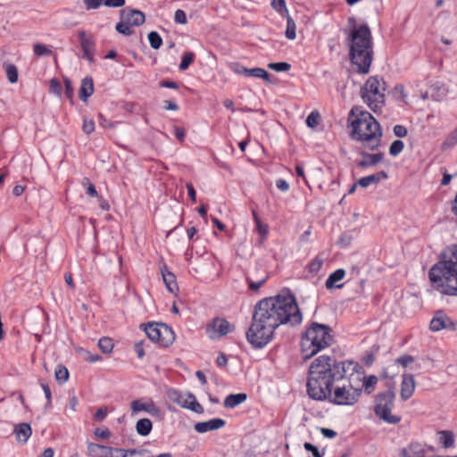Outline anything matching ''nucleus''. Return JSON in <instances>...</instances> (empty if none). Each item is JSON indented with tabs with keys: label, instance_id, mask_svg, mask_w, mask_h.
Instances as JSON below:
<instances>
[{
	"label": "nucleus",
	"instance_id": "obj_1",
	"mask_svg": "<svg viewBox=\"0 0 457 457\" xmlns=\"http://www.w3.org/2000/svg\"><path fill=\"white\" fill-rule=\"evenodd\" d=\"M301 321L302 313L292 294L264 298L254 307L246 339L254 348H262L272 340L275 329L280 325H297Z\"/></svg>",
	"mask_w": 457,
	"mask_h": 457
},
{
	"label": "nucleus",
	"instance_id": "obj_2",
	"mask_svg": "<svg viewBox=\"0 0 457 457\" xmlns=\"http://www.w3.org/2000/svg\"><path fill=\"white\" fill-rule=\"evenodd\" d=\"M355 368H359V363L353 361H337L328 355L319 356L309 370L306 384L309 396L317 401L327 400L330 387Z\"/></svg>",
	"mask_w": 457,
	"mask_h": 457
},
{
	"label": "nucleus",
	"instance_id": "obj_3",
	"mask_svg": "<svg viewBox=\"0 0 457 457\" xmlns=\"http://www.w3.org/2000/svg\"><path fill=\"white\" fill-rule=\"evenodd\" d=\"M354 18L349 22L354 24ZM349 57L359 73H368L373 60V44L370 29L367 24L353 25L349 36Z\"/></svg>",
	"mask_w": 457,
	"mask_h": 457
},
{
	"label": "nucleus",
	"instance_id": "obj_4",
	"mask_svg": "<svg viewBox=\"0 0 457 457\" xmlns=\"http://www.w3.org/2000/svg\"><path fill=\"white\" fill-rule=\"evenodd\" d=\"M429 279L437 283L442 294L457 296V245L441 253L440 261L429 270Z\"/></svg>",
	"mask_w": 457,
	"mask_h": 457
},
{
	"label": "nucleus",
	"instance_id": "obj_5",
	"mask_svg": "<svg viewBox=\"0 0 457 457\" xmlns=\"http://www.w3.org/2000/svg\"><path fill=\"white\" fill-rule=\"evenodd\" d=\"M349 116L355 117L351 121V138L361 142L363 146L370 151L378 149L383 134L377 120L370 112L358 107H353Z\"/></svg>",
	"mask_w": 457,
	"mask_h": 457
},
{
	"label": "nucleus",
	"instance_id": "obj_6",
	"mask_svg": "<svg viewBox=\"0 0 457 457\" xmlns=\"http://www.w3.org/2000/svg\"><path fill=\"white\" fill-rule=\"evenodd\" d=\"M332 329L329 326L312 322L302 337L301 350L304 359H310L333 342Z\"/></svg>",
	"mask_w": 457,
	"mask_h": 457
},
{
	"label": "nucleus",
	"instance_id": "obj_7",
	"mask_svg": "<svg viewBox=\"0 0 457 457\" xmlns=\"http://www.w3.org/2000/svg\"><path fill=\"white\" fill-rule=\"evenodd\" d=\"M362 392V384L359 378H353L351 371L338 383H335V388L330 387V394L327 400L337 405H353L356 403Z\"/></svg>",
	"mask_w": 457,
	"mask_h": 457
},
{
	"label": "nucleus",
	"instance_id": "obj_8",
	"mask_svg": "<svg viewBox=\"0 0 457 457\" xmlns=\"http://www.w3.org/2000/svg\"><path fill=\"white\" fill-rule=\"evenodd\" d=\"M385 81H380L378 76L369 78L361 88L362 100L374 112L385 104Z\"/></svg>",
	"mask_w": 457,
	"mask_h": 457
},
{
	"label": "nucleus",
	"instance_id": "obj_9",
	"mask_svg": "<svg viewBox=\"0 0 457 457\" xmlns=\"http://www.w3.org/2000/svg\"><path fill=\"white\" fill-rule=\"evenodd\" d=\"M395 398V394L391 388L378 394L376 396L375 413L389 424H397L401 420L399 416L391 413Z\"/></svg>",
	"mask_w": 457,
	"mask_h": 457
},
{
	"label": "nucleus",
	"instance_id": "obj_10",
	"mask_svg": "<svg viewBox=\"0 0 457 457\" xmlns=\"http://www.w3.org/2000/svg\"><path fill=\"white\" fill-rule=\"evenodd\" d=\"M141 327H144L148 338L161 346L167 347L175 340V333L164 323L150 322L147 325L142 324Z\"/></svg>",
	"mask_w": 457,
	"mask_h": 457
},
{
	"label": "nucleus",
	"instance_id": "obj_11",
	"mask_svg": "<svg viewBox=\"0 0 457 457\" xmlns=\"http://www.w3.org/2000/svg\"><path fill=\"white\" fill-rule=\"evenodd\" d=\"M137 453L136 449L124 450L96 443H88L87 447V454L89 457H127L128 454L134 455Z\"/></svg>",
	"mask_w": 457,
	"mask_h": 457
},
{
	"label": "nucleus",
	"instance_id": "obj_12",
	"mask_svg": "<svg viewBox=\"0 0 457 457\" xmlns=\"http://www.w3.org/2000/svg\"><path fill=\"white\" fill-rule=\"evenodd\" d=\"M234 328L227 320L215 318L208 324L206 331L212 339L220 337L228 334Z\"/></svg>",
	"mask_w": 457,
	"mask_h": 457
},
{
	"label": "nucleus",
	"instance_id": "obj_13",
	"mask_svg": "<svg viewBox=\"0 0 457 457\" xmlns=\"http://www.w3.org/2000/svg\"><path fill=\"white\" fill-rule=\"evenodd\" d=\"M170 397L173 400H176L183 408L189 409L198 414H202L204 412L203 406L196 401L195 396L192 393H188L186 395V398L182 400L179 392L173 391Z\"/></svg>",
	"mask_w": 457,
	"mask_h": 457
},
{
	"label": "nucleus",
	"instance_id": "obj_14",
	"mask_svg": "<svg viewBox=\"0 0 457 457\" xmlns=\"http://www.w3.org/2000/svg\"><path fill=\"white\" fill-rule=\"evenodd\" d=\"M429 328L434 332L445 328L454 329V323L443 311H436L430 321Z\"/></svg>",
	"mask_w": 457,
	"mask_h": 457
},
{
	"label": "nucleus",
	"instance_id": "obj_15",
	"mask_svg": "<svg viewBox=\"0 0 457 457\" xmlns=\"http://www.w3.org/2000/svg\"><path fill=\"white\" fill-rule=\"evenodd\" d=\"M79 38L83 51V58L87 59L89 62H93L96 46L93 37L88 36L86 31L80 30L79 31Z\"/></svg>",
	"mask_w": 457,
	"mask_h": 457
},
{
	"label": "nucleus",
	"instance_id": "obj_16",
	"mask_svg": "<svg viewBox=\"0 0 457 457\" xmlns=\"http://www.w3.org/2000/svg\"><path fill=\"white\" fill-rule=\"evenodd\" d=\"M351 376L355 378H359L362 384V388H365L367 394H370L375 385L378 382V378L375 375H370L368 378L364 376L363 368L359 364V368L351 369Z\"/></svg>",
	"mask_w": 457,
	"mask_h": 457
},
{
	"label": "nucleus",
	"instance_id": "obj_17",
	"mask_svg": "<svg viewBox=\"0 0 457 457\" xmlns=\"http://www.w3.org/2000/svg\"><path fill=\"white\" fill-rule=\"evenodd\" d=\"M120 20H125L130 26H141L145 21V13L139 10L126 8L120 12Z\"/></svg>",
	"mask_w": 457,
	"mask_h": 457
},
{
	"label": "nucleus",
	"instance_id": "obj_18",
	"mask_svg": "<svg viewBox=\"0 0 457 457\" xmlns=\"http://www.w3.org/2000/svg\"><path fill=\"white\" fill-rule=\"evenodd\" d=\"M131 415L134 416L139 411H145L153 416H159L160 408L153 402L145 403L142 400H134L130 403Z\"/></svg>",
	"mask_w": 457,
	"mask_h": 457
},
{
	"label": "nucleus",
	"instance_id": "obj_19",
	"mask_svg": "<svg viewBox=\"0 0 457 457\" xmlns=\"http://www.w3.org/2000/svg\"><path fill=\"white\" fill-rule=\"evenodd\" d=\"M428 448L420 443L413 442L403 448L401 457H427Z\"/></svg>",
	"mask_w": 457,
	"mask_h": 457
},
{
	"label": "nucleus",
	"instance_id": "obj_20",
	"mask_svg": "<svg viewBox=\"0 0 457 457\" xmlns=\"http://www.w3.org/2000/svg\"><path fill=\"white\" fill-rule=\"evenodd\" d=\"M160 271L168 291L176 295L179 291V286L175 274L170 271L165 264L160 267Z\"/></svg>",
	"mask_w": 457,
	"mask_h": 457
},
{
	"label": "nucleus",
	"instance_id": "obj_21",
	"mask_svg": "<svg viewBox=\"0 0 457 457\" xmlns=\"http://www.w3.org/2000/svg\"><path fill=\"white\" fill-rule=\"evenodd\" d=\"M224 420L216 418L204 422H197L195 425V429L198 433H205L207 431L217 430L225 426Z\"/></svg>",
	"mask_w": 457,
	"mask_h": 457
},
{
	"label": "nucleus",
	"instance_id": "obj_22",
	"mask_svg": "<svg viewBox=\"0 0 457 457\" xmlns=\"http://www.w3.org/2000/svg\"><path fill=\"white\" fill-rule=\"evenodd\" d=\"M362 159L358 162V166L361 168H368L376 166L378 163L384 160V153L369 154L367 152H361Z\"/></svg>",
	"mask_w": 457,
	"mask_h": 457
},
{
	"label": "nucleus",
	"instance_id": "obj_23",
	"mask_svg": "<svg viewBox=\"0 0 457 457\" xmlns=\"http://www.w3.org/2000/svg\"><path fill=\"white\" fill-rule=\"evenodd\" d=\"M415 389V381L412 375H403L401 384V397L406 401L411 397Z\"/></svg>",
	"mask_w": 457,
	"mask_h": 457
},
{
	"label": "nucleus",
	"instance_id": "obj_24",
	"mask_svg": "<svg viewBox=\"0 0 457 457\" xmlns=\"http://www.w3.org/2000/svg\"><path fill=\"white\" fill-rule=\"evenodd\" d=\"M94 81L91 77H86L81 81V86L79 90V99L86 103L87 99L94 94Z\"/></svg>",
	"mask_w": 457,
	"mask_h": 457
},
{
	"label": "nucleus",
	"instance_id": "obj_25",
	"mask_svg": "<svg viewBox=\"0 0 457 457\" xmlns=\"http://www.w3.org/2000/svg\"><path fill=\"white\" fill-rule=\"evenodd\" d=\"M387 173L384 170H381L376 174L369 175L366 177H362L358 179V184L361 187H368L372 184H378L381 179H387Z\"/></svg>",
	"mask_w": 457,
	"mask_h": 457
},
{
	"label": "nucleus",
	"instance_id": "obj_26",
	"mask_svg": "<svg viewBox=\"0 0 457 457\" xmlns=\"http://www.w3.org/2000/svg\"><path fill=\"white\" fill-rule=\"evenodd\" d=\"M14 433L19 442L25 444L31 436V428L28 423H21L14 428Z\"/></svg>",
	"mask_w": 457,
	"mask_h": 457
},
{
	"label": "nucleus",
	"instance_id": "obj_27",
	"mask_svg": "<svg viewBox=\"0 0 457 457\" xmlns=\"http://www.w3.org/2000/svg\"><path fill=\"white\" fill-rule=\"evenodd\" d=\"M345 271L343 269H338V270H335L327 278L326 283H325L326 287L328 289L333 288L337 282L341 281L345 278ZM336 287L341 288V287H343V284L337 285Z\"/></svg>",
	"mask_w": 457,
	"mask_h": 457
},
{
	"label": "nucleus",
	"instance_id": "obj_28",
	"mask_svg": "<svg viewBox=\"0 0 457 457\" xmlns=\"http://www.w3.org/2000/svg\"><path fill=\"white\" fill-rule=\"evenodd\" d=\"M246 398L247 395L245 393L228 395L224 400V406L228 409H233L244 403Z\"/></svg>",
	"mask_w": 457,
	"mask_h": 457
},
{
	"label": "nucleus",
	"instance_id": "obj_29",
	"mask_svg": "<svg viewBox=\"0 0 457 457\" xmlns=\"http://www.w3.org/2000/svg\"><path fill=\"white\" fill-rule=\"evenodd\" d=\"M153 423L147 418L140 419L136 423V431L141 436H148L151 433Z\"/></svg>",
	"mask_w": 457,
	"mask_h": 457
},
{
	"label": "nucleus",
	"instance_id": "obj_30",
	"mask_svg": "<svg viewBox=\"0 0 457 457\" xmlns=\"http://www.w3.org/2000/svg\"><path fill=\"white\" fill-rule=\"evenodd\" d=\"M242 74L245 76L260 78L265 81H269L270 74L262 68H242Z\"/></svg>",
	"mask_w": 457,
	"mask_h": 457
},
{
	"label": "nucleus",
	"instance_id": "obj_31",
	"mask_svg": "<svg viewBox=\"0 0 457 457\" xmlns=\"http://www.w3.org/2000/svg\"><path fill=\"white\" fill-rule=\"evenodd\" d=\"M439 440L444 447L448 448L454 444V435L450 430H442L439 432Z\"/></svg>",
	"mask_w": 457,
	"mask_h": 457
},
{
	"label": "nucleus",
	"instance_id": "obj_32",
	"mask_svg": "<svg viewBox=\"0 0 457 457\" xmlns=\"http://www.w3.org/2000/svg\"><path fill=\"white\" fill-rule=\"evenodd\" d=\"M4 68L6 72L8 80L11 83H15L18 80V69L12 63H4Z\"/></svg>",
	"mask_w": 457,
	"mask_h": 457
},
{
	"label": "nucleus",
	"instance_id": "obj_33",
	"mask_svg": "<svg viewBox=\"0 0 457 457\" xmlns=\"http://www.w3.org/2000/svg\"><path fill=\"white\" fill-rule=\"evenodd\" d=\"M296 25L294 20L287 14V29L286 37L288 39H295L296 37Z\"/></svg>",
	"mask_w": 457,
	"mask_h": 457
},
{
	"label": "nucleus",
	"instance_id": "obj_34",
	"mask_svg": "<svg viewBox=\"0 0 457 457\" xmlns=\"http://www.w3.org/2000/svg\"><path fill=\"white\" fill-rule=\"evenodd\" d=\"M324 260L320 255H317L308 265V271L316 275L323 265Z\"/></svg>",
	"mask_w": 457,
	"mask_h": 457
},
{
	"label": "nucleus",
	"instance_id": "obj_35",
	"mask_svg": "<svg viewBox=\"0 0 457 457\" xmlns=\"http://www.w3.org/2000/svg\"><path fill=\"white\" fill-rule=\"evenodd\" d=\"M268 278L267 274H263L260 278L257 279V281L253 280V276H247L246 280L249 284V288L252 291H258L259 288L266 282Z\"/></svg>",
	"mask_w": 457,
	"mask_h": 457
},
{
	"label": "nucleus",
	"instance_id": "obj_36",
	"mask_svg": "<svg viewBox=\"0 0 457 457\" xmlns=\"http://www.w3.org/2000/svg\"><path fill=\"white\" fill-rule=\"evenodd\" d=\"M54 376L58 383H64L69 378V371L66 367L58 365L54 371Z\"/></svg>",
	"mask_w": 457,
	"mask_h": 457
},
{
	"label": "nucleus",
	"instance_id": "obj_37",
	"mask_svg": "<svg viewBox=\"0 0 457 457\" xmlns=\"http://www.w3.org/2000/svg\"><path fill=\"white\" fill-rule=\"evenodd\" d=\"M98 347L104 353H110L113 349V342L110 337H102L98 341Z\"/></svg>",
	"mask_w": 457,
	"mask_h": 457
},
{
	"label": "nucleus",
	"instance_id": "obj_38",
	"mask_svg": "<svg viewBox=\"0 0 457 457\" xmlns=\"http://www.w3.org/2000/svg\"><path fill=\"white\" fill-rule=\"evenodd\" d=\"M115 29L122 35L130 36L134 33V30L131 29V26L125 21L120 20L115 26Z\"/></svg>",
	"mask_w": 457,
	"mask_h": 457
},
{
	"label": "nucleus",
	"instance_id": "obj_39",
	"mask_svg": "<svg viewBox=\"0 0 457 457\" xmlns=\"http://www.w3.org/2000/svg\"><path fill=\"white\" fill-rule=\"evenodd\" d=\"M195 60V54L193 52H186L183 56L181 62L179 66V71H186L188 69L189 65Z\"/></svg>",
	"mask_w": 457,
	"mask_h": 457
},
{
	"label": "nucleus",
	"instance_id": "obj_40",
	"mask_svg": "<svg viewBox=\"0 0 457 457\" xmlns=\"http://www.w3.org/2000/svg\"><path fill=\"white\" fill-rule=\"evenodd\" d=\"M148 40L151 47L155 50L159 49L162 44V39L156 31H151L148 34Z\"/></svg>",
	"mask_w": 457,
	"mask_h": 457
},
{
	"label": "nucleus",
	"instance_id": "obj_41",
	"mask_svg": "<svg viewBox=\"0 0 457 457\" xmlns=\"http://www.w3.org/2000/svg\"><path fill=\"white\" fill-rule=\"evenodd\" d=\"M82 186L86 188V193L91 197H98V193L96 187L91 183L88 178H84L81 182Z\"/></svg>",
	"mask_w": 457,
	"mask_h": 457
},
{
	"label": "nucleus",
	"instance_id": "obj_42",
	"mask_svg": "<svg viewBox=\"0 0 457 457\" xmlns=\"http://www.w3.org/2000/svg\"><path fill=\"white\" fill-rule=\"evenodd\" d=\"M33 51L34 54L37 56H47L53 54L51 49H49L46 46H44L40 43L34 44Z\"/></svg>",
	"mask_w": 457,
	"mask_h": 457
},
{
	"label": "nucleus",
	"instance_id": "obj_43",
	"mask_svg": "<svg viewBox=\"0 0 457 457\" xmlns=\"http://www.w3.org/2000/svg\"><path fill=\"white\" fill-rule=\"evenodd\" d=\"M403 148L404 143L402 140H395L389 147V154L392 156H396L403 150Z\"/></svg>",
	"mask_w": 457,
	"mask_h": 457
},
{
	"label": "nucleus",
	"instance_id": "obj_44",
	"mask_svg": "<svg viewBox=\"0 0 457 457\" xmlns=\"http://www.w3.org/2000/svg\"><path fill=\"white\" fill-rule=\"evenodd\" d=\"M320 115L318 112H312L306 119V124L308 127L313 129L315 128L320 121Z\"/></svg>",
	"mask_w": 457,
	"mask_h": 457
},
{
	"label": "nucleus",
	"instance_id": "obj_45",
	"mask_svg": "<svg viewBox=\"0 0 457 457\" xmlns=\"http://www.w3.org/2000/svg\"><path fill=\"white\" fill-rule=\"evenodd\" d=\"M268 67L275 71H287L290 70L291 65L288 62H270Z\"/></svg>",
	"mask_w": 457,
	"mask_h": 457
},
{
	"label": "nucleus",
	"instance_id": "obj_46",
	"mask_svg": "<svg viewBox=\"0 0 457 457\" xmlns=\"http://www.w3.org/2000/svg\"><path fill=\"white\" fill-rule=\"evenodd\" d=\"M271 6L278 12L288 14L285 0H272Z\"/></svg>",
	"mask_w": 457,
	"mask_h": 457
},
{
	"label": "nucleus",
	"instance_id": "obj_47",
	"mask_svg": "<svg viewBox=\"0 0 457 457\" xmlns=\"http://www.w3.org/2000/svg\"><path fill=\"white\" fill-rule=\"evenodd\" d=\"M64 85H65V96L72 104L73 99H74V89H73L71 81L69 79H65Z\"/></svg>",
	"mask_w": 457,
	"mask_h": 457
},
{
	"label": "nucleus",
	"instance_id": "obj_48",
	"mask_svg": "<svg viewBox=\"0 0 457 457\" xmlns=\"http://www.w3.org/2000/svg\"><path fill=\"white\" fill-rule=\"evenodd\" d=\"M85 8L89 10H96L104 4V0H83Z\"/></svg>",
	"mask_w": 457,
	"mask_h": 457
},
{
	"label": "nucleus",
	"instance_id": "obj_49",
	"mask_svg": "<svg viewBox=\"0 0 457 457\" xmlns=\"http://www.w3.org/2000/svg\"><path fill=\"white\" fill-rule=\"evenodd\" d=\"M50 91L58 96L62 95V85L57 79H52L50 80Z\"/></svg>",
	"mask_w": 457,
	"mask_h": 457
},
{
	"label": "nucleus",
	"instance_id": "obj_50",
	"mask_svg": "<svg viewBox=\"0 0 457 457\" xmlns=\"http://www.w3.org/2000/svg\"><path fill=\"white\" fill-rule=\"evenodd\" d=\"M303 447L306 451L311 452L313 457H323L324 455L323 452H320V450L311 443H304Z\"/></svg>",
	"mask_w": 457,
	"mask_h": 457
},
{
	"label": "nucleus",
	"instance_id": "obj_51",
	"mask_svg": "<svg viewBox=\"0 0 457 457\" xmlns=\"http://www.w3.org/2000/svg\"><path fill=\"white\" fill-rule=\"evenodd\" d=\"M174 21L179 24H186L187 23V15L183 10H177L174 14Z\"/></svg>",
	"mask_w": 457,
	"mask_h": 457
},
{
	"label": "nucleus",
	"instance_id": "obj_52",
	"mask_svg": "<svg viewBox=\"0 0 457 457\" xmlns=\"http://www.w3.org/2000/svg\"><path fill=\"white\" fill-rule=\"evenodd\" d=\"M94 434L101 439H109L111 437V432L108 428H97L95 429Z\"/></svg>",
	"mask_w": 457,
	"mask_h": 457
},
{
	"label": "nucleus",
	"instance_id": "obj_53",
	"mask_svg": "<svg viewBox=\"0 0 457 457\" xmlns=\"http://www.w3.org/2000/svg\"><path fill=\"white\" fill-rule=\"evenodd\" d=\"M41 387L45 393V395H46V398L47 400V403H46V407H50L51 404H52V393H51V389L49 387V386L45 383V382H41Z\"/></svg>",
	"mask_w": 457,
	"mask_h": 457
},
{
	"label": "nucleus",
	"instance_id": "obj_54",
	"mask_svg": "<svg viewBox=\"0 0 457 457\" xmlns=\"http://www.w3.org/2000/svg\"><path fill=\"white\" fill-rule=\"evenodd\" d=\"M394 134L398 137H405L408 134L407 129L403 125H395L393 128Z\"/></svg>",
	"mask_w": 457,
	"mask_h": 457
},
{
	"label": "nucleus",
	"instance_id": "obj_55",
	"mask_svg": "<svg viewBox=\"0 0 457 457\" xmlns=\"http://www.w3.org/2000/svg\"><path fill=\"white\" fill-rule=\"evenodd\" d=\"M414 361L412 356L405 354L396 359V362L401 364L403 367L409 366L411 363Z\"/></svg>",
	"mask_w": 457,
	"mask_h": 457
},
{
	"label": "nucleus",
	"instance_id": "obj_56",
	"mask_svg": "<svg viewBox=\"0 0 457 457\" xmlns=\"http://www.w3.org/2000/svg\"><path fill=\"white\" fill-rule=\"evenodd\" d=\"M82 129L86 134L89 135L95 130V122L92 120H84Z\"/></svg>",
	"mask_w": 457,
	"mask_h": 457
},
{
	"label": "nucleus",
	"instance_id": "obj_57",
	"mask_svg": "<svg viewBox=\"0 0 457 457\" xmlns=\"http://www.w3.org/2000/svg\"><path fill=\"white\" fill-rule=\"evenodd\" d=\"M126 0H104V4L107 7H122Z\"/></svg>",
	"mask_w": 457,
	"mask_h": 457
},
{
	"label": "nucleus",
	"instance_id": "obj_58",
	"mask_svg": "<svg viewBox=\"0 0 457 457\" xmlns=\"http://www.w3.org/2000/svg\"><path fill=\"white\" fill-rule=\"evenodd\" d=\"M106 415H107V408L101 407L95 413V419L97 421H103L106 418Z\"/></svg>",
	"mask_w": 457,
	"mask_h": 457
},
{
	"label": "nucleus",
	"instance_id": "obj_59",
	"mask_svg": "<svg viewBox=\"0 0 457 457\" xmlns=\"http://www.w3.org/2000/svg\"><path fill=\"white\" fill-rule=\"evenodd\" d=\"M457 143V129L446 138L445 145L453 146Z\"/></svg>",
	"mask_w": 457,
	"mask_h": 457
},
{
	"label": "nucleus",
	"instance_id": "obj_60",
	"mask_svg": "<svg viewBox=\"0 0 457 457\" xmlns=\"http://www.w3.org/2000/svg\"><path fill=\"white\" fill-rule=\"evenodd\" d=\"M163 104H164L165 110H168V111H178L179 110V105L173 101L165 100L163 102Z\"/></svg>",
	"mask_w": 457,
	"mask_h": 457
},
{
	"label": "nucleus",
	"instance_id": "obj_61",
	"mask_svg": "<svg viewBox=\"0 0 457 457\" xmlns=\"http://www.w3.org/2000/svg\"><path fill=\"white\" fill-rule=\"evenodd\" d=\"M276 186L279 190H281L283 192L287 191L289 188L288 183L283 179H278L276 182Z\"/></svg>",
	"mask_w": 457,
	"mask_h": 457
},
{
	"label": "nucleus",
	"instance_id": "obj_62",
	"mask_svg": "<svg viewBox=\"0 0 457 457\" xmlns=\"http://www.w3.org/2000/svg\"><path fill=\"white\" fill-rule=\"evenodd\" d=\"M256 226H257V230L260 233V235L262 236V237H266V235L268 234V227H267V225L262 224L260 220H257Z\"/></svg>",
	"mask_w": 457,
	"mask_h": 457
},
{
	"label": "nucleus",
	"instance_id": "obj_63",
	"mask_svg": "<svg viewBox=\"0 0 457 457\" xmlns=\"http://www.w3.org/2000/svg\"><path fill=\"white\" fill-rule=\"evenodd\" d=\"M320 432L328 438H334L337 436V432L330 428H320Z\"/></svg>",
	"mask_w": 457,
	"mask_h": 457
},
{
	"label": "nucleus",
	"instance_id": "obj_64",
	"mask_svg": "<svg viewBox=\"0 0 457 457\" xmlns=\"http://www.w3.org/2000/svg\"><path fill=\"white\" fill-rule=\"evenodd\" d=\"M187 189L188 193V196L193 202L196 201V192L191 183L187 184Z\"/></svg>",
	"mask_w": 457,
	"mask_h": 457
}]
</instances>
